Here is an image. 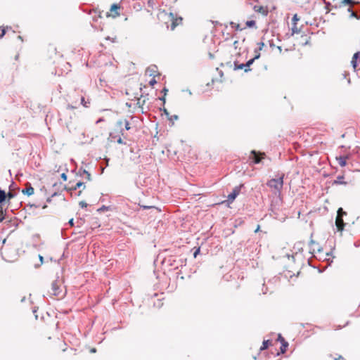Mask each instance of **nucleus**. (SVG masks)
Returning a JSON list of instances; mask_svg holds the SVG:
<instances>
[{"instance_id": "obj_35", "label": "nucleus", "mask_w": 360, "mask_h": 360, "mask_svg": "<svg viewBox=\"0 0 360 360\" xmlns=\"http://www.w3.org/2000/svg\"><path fill=\"white\" fill-rule=\"evenodd\" d=\"M160 110L163 111L164 114L167 117V118L170 115L169 112L167 111V110L166 108H163V109L160 108Z\"/></svg>"}, {"instance_id": "obj_42", "label": "nucleus", "mask_w": 360, "mask_h": 360, "mask_svg": "<svg viewBox=\"0 0 360 360\" xmlns=\"http://www.w3.org/2000/svg\"><path fill=\"white\" fill-rule=\"evenodd\" d=\"M117 142L119 144H126V143L123 141L121 137H119V139L117 140Z\"/></svg>"}, {"instance_id": "obj_28", "label": "nucleus", "mask_w": 360, "mask_h": 360, "mask_svg": "<svg viewBox=\"0 0 360 360\" xmlns=\"http://www.w3.org/2000/svg\"><path fill=\"white\" fill-rule=\"evenodd\" d=\"M124 128L126 130H129L131 129L130 126H129V122L128 120H124Z\"/></svg>"}, {"instance_id": "obj_50", "label": "nucleus", "mask_w": 360, "mask_h": 360, "mask_svg": "<svg viewBox=\"0 0 360 360\" xmlns=\"http://www.w3.org/2000/svg\"><path fill=\"white\" fill-rule=\"evenodd\" d=\"M167 91H168V89H167L166 87H165V88L162 90V93H163L165 96L167 94Z\"/></svg>"}, {"instance_id": "obj_25", "label": "nucleus", "mask_w": 360, "mask_h": 360, "mask_svg": "<svg viewBox=\"0 0 360 360\" xmlns=\"http://www.w3.org/2000/svg\"><path fill=\"white\" fill-rule=\"evenodd\" d=\"M346 214H347L346 212H345L342 207H340L338 210L337 217H342L343 215H346Z\"/></svg>"}, {"instance_id": "obj_57", "label": "nucleus", "mask_w": 360, "mask_h": 360, "mask_svg": "<svg viewBox=\"0 0 360 360\" xmlns=\"http://www.w3.org/2000/svg\"><path fill=\"white\" fill-rule=\"evenodd\" d=\"M286 256L288 257V258H290L291 257L293 260L295 259V256L294 255H290L289 254H287Z\"/></svg>"}, {"instance_id": "obj_46", "label": "nucleus", "mask_w": 360, "mask_h": 360, "mask_svg": "<svg viewBox=\"0 0 360 360\" xmlns=\"http://www.w3.org/2000/svg\"><path fill=\"white\" fill-rule=\"evenodd\" d=\"M68 224L70 226H74V219H70L68 221Z\"/></svg>"}, {"instance_id": "obj_53", "label": "nucleus", "mask_w": 360, "mask_h": 360, "mask_svg": "<svg viewBox=\"0 0 360 360\" xmlns=\"http://www.w3.org/2000/svg\"><path fill=\"white\" fill-rule=\"evenodd\" d=\"M354 245L356 247V248H359L360 246V243L359 242H354Z\"/></svg>"}, {"instance_id": "obj_21", "label": "nucleus", "mask_w": 360, "mask_h": 360, "mask_svg": "<svg viewBox=\"0 0 360 360\" xmlns=\"http://www.w3.org/2000/svg\"><path fill=\"white\" fill-rule=\"evenodd\" d=\"M246 68L245 63L238 64L237 62H234V70H242Z\"/></svg>"}, {"instance_id": "obj_20", "label": "nucleus", "mask_w": 360, "mask_h": 360, "mask_svg": "<svg viewBox=\"0 0 360 360\" xmlns=\"http://www.w3.org/2000/svg\"><path fill=\"white\" fill-rule=\"evenodd\" d=\"M271 342L270 340H264L262 343V346L260 347V350H264L268 348L269 345H271Z\"/></svg>"}, {"instance_id": "obj_2", "label": "nucleus", "mask_w": 360, "mask_h": 360, "mask_svg": "<svg viewBox=\"0 0 360 360\" xmlns=\"http://www.w3.org/2000/svg\"><path fill=\"white\" fill-rule=\"evenodd\" d=\"M283 178L284 174H282L281 176H278V178L271 179L266 183V185L274 188L276 191V193H280L283 186Z\"/></svg>"}, {"instance_id": "obj_37", "label": "nucleus", "mask_w": 360, "mask_h": 360, "mask_svg": "<svg viewBox=\"0 0 360 360\" xmlns=\"http://www.w3.org/2000/svg\"><path fill=\"white\" fill-rule=\"evenodd\" d=\"M123 123H124V120H120L117 122V126L121 128Z\"/></svg>"}, {"instance_id": "obj_47", "label": "nucleus", "mask_w": 360, "mask_h": 360, "mask_svg": "<svg viewBox=\"0 0 360 360\" xmlns=\"http://www.w3.org/2000/svg\"><path fill=\"white\" fill-rule=\"evenodd\" d=\"M105 39H106V40H112V42H115V41H116V37H115V38H111V37H105Z\"/></svg>"}, {"instance_id": "obj_55", "label": "nucleus", "mask_w": 360, "mask_h": 360, "mask_svg": "<svg viewBox=\"0 0 360 360\" xmlns=\"http://www.w3.org/2000/svg\"><path fill=\"white\" fill-rule=\"evenodd\" d=\"M259 230H260V226H259V225H258V226H257V229H256V230L255 231V233H257V232H259Z\"/></svg>"}, {"instance_id": "obj_19", "label": "nucleus", "mask_w": 360, "mask_h": 360, "mask_svg": "<svg viewBox=\"0 0 360 360\" xmlns=\"http://www.w3.org/2000/svg\"><path fill=\"white\" fill-rule=\"evenodd\" d=\"M179 25V24H171L170 25H169V24H163V25H165V30L167 31H174Z\"/></svg>"}, {"instance_id": "obj_29", "label": "nucleus", "mask_w": 360, "mask_h": 360, "mask_svg": "<svg viewBox=\"0 0 360 360\" xmlns=\"http://www.w3.org/2000/svg\"><path fill=\"white\" fill-rule=\"evenodd\" d=\"M200 252V248H198L195 250L193 252V257L195 258Z\"/></svg>"}, {"instance_id": "obj_43", "label": "nucleus", "mask_w": 360, "mask_h": 360, "mask_svg": "<svg viewBox=\"0 0 360 360\" xmlns=\"http://www.w3.org/2000/svg\"><path fill=\"white\" fill-rule=\"evenodd\" d=\"M60 176H61V178L63 179V181H67L68 176H67V174L65 173L61 174Z\"/></svg>"}, {"instance_id": "obj_32", "label": "nucleus", "mask_w": 360, "mask_h": 360, "mask_svg": "<svg viewBox=\"0 0 360 360\" xmlns=\"http://www.w3.org/2000/svg\"><path fill=\"white\" fill-rule=\"evenodd\" d=\"M109 210V207H107L105 205H103L101 208H99L98 210V212H102V211H105V210Z\"/></svg>"}, {"instance_id": "obj_11", "label": "nucleus", "mask_w": 360, "mask_h": 360, "mask_svg": "<svg viewBox=\"0 0 360 360\" xmlns=\"http://www.w3.org/2000/svg\"><path fill=\"white\" fill-rule=\"evenodd\" d=\"M231 28L235 29L236 31H241L245 30L246 27H253L256 24H245V26L242 27L241 24H230Z\"/></svg>"}, {"instance_id": "obj_26", "label": "nucleus", "mask_w": 360, "mask_h": 360, "mask_svg": "<svg viewBox=\"0 0 360 360\" xmlns=\"http://www.w3.org/2000/svg\"><path fill=\"white\" fill-rule=\"evenodd\" d=\"M0 29H1V32H0V39L2 38L4 34H6V30L8 29V27H3L1 28V27H0Z\"/></svg>"}, {"instance_id": "obj_59", "label": "nucleus", "mask_w": 360, "mask_h": 360, "mask_svg": "<svg viewBox=\"0 0 360 360\" xmlns=\"http://www.w3.org/2000/svg\"><path fill=\"white\" fill-rule=\"evenodd\" d=\"M351 15H352V16H355L357 19H359V18H357V16H356V14L354 12H353V11H351Z\"/></svg>"}, {"instance_id": "obj_9", "label": "nucleus", "mask_w": 360, "mask_h": 360, "mask_svg": "<svg viewBox=\"0 0 360 360\" xmlns=\"http://www.w3.org/2000/svg\"><path fill=\"white\" fill-rule=\"evenodd\" d=\"M335 226L338 231H343L345 224L342 217H336Z\"/></svg>"}, {"instance_id": "obj_3", "label": "nucleus", "mask_w": 360, "mask_h": 360, "mask_svg": "<svg viewBox=\"0 0 360 360\" xmlns=\"http://www.w3.org/2000/svg\"><path fill=\"white\" fill-rule=\"evenodd\" d=\"M158 18L160 20H167L171 22H177L178 20L182 21L183 18L180 16H178L176 13H173L172 12H167L165 11H160L158 13Z\"/></svg>"}, {"instance_id": "obj_17", "label": "nucleus", "mask_w": 360, "mask_h": 360, "mask_svg": "<svg viewBox=\"0 0 360 360\" xmlns=\"http://www.w3.org/2000/svg\"><path fill=\"white\" fill-rule=\"evenodd\" d=\"M82 186H83V189L85 188L86 186L84 185V183L82 181H78L75 186H73L72 187L66 188V190L71 192L73 191H76L77 188H79Z\"/></svg>"}, {"instance_id": "obj_56", "label": "nucleus", "mask_w": 360, "mask_h": 360, "mask_svg": "<svg viewBox=\"0 0 360 360\" xmlns=\"http://www.w3.org/2000/svg\"><path fill=\"white\" fill-rule=\"evenodd\" d=\"M165 96L164 95L162 97L160 98V100L162 101L163 103H165Z\"/></svg>"}, {"instance_id": "obj_31", "label": "nucleus", "mask_w": 360, "mask_h": 360, "mask_svg": "<svg viewBox=\"0 0 360 360\" xmlns=\"http://www.w3.org/2000/svg\"><path fill=\"white\" fill-rule=\"evenodd\" d=\"M5 219V215L4 214L2 210H0V223Z\"/></svg>"}, {"instance_id": "obj_45", "label": "nucleus", "mask_w": 360, "mask_h": 360, "mask_svg": "<svg viewBox=\"0 0 360 360\" xmlns=\"http://www.w3.org/2000/svg\"><path fill=\"white\" fill-rule=\"evenodd\" d=\"M258 46H259V49H259V50H262V48H263V47H264V42H259V43H258Z\"/></svg>"}, {"instance_id": "obj_15", "label": "nucleus", "mask_w": 360, "mask_h": 360, "mask_svg": "<svg viewBox=\"0 0 360 360\" xmlns=\"http://www.w3.org/2000/svg\"><path fill=\"white\" fill-rule=\"evenodd\" d=\"M347 159H348V155H340V157L336 158V160H337L338 164L341 167L346 166Z\"/></svg>"}, {"instance_id": "obj_41", "label": "nucleus", "mask_w": 360, "mask_h": 360, "mask_svg": "<svg viewBox=\"0 0 360 360\" xmlns=\"http://www.w3.org/2000/svg\"><path fill=\"white\" fill-rule=\"evenodd\" d=\"M278 340H279L281 343L285 341L281 334H278Z\"/></svg>"}, {"instance_id": "obj_40", "label": "nucleus", "mask_w": 360, "mask_h": 360, "mask_svg": "<svg viewBox=\"0 0 360 360\" xmlns=\"http://www.w3.org/2000/svg\"><path fill=\"white\" fill-rule=\"evenodd\" d=\"M342 3L344 4H352L353 1L352 0H342Z\"/></svg>"}, {"instance_id": "obj_36", "label": "nucleus", "mask_w": 360, "mask_h": 360, "mask_svg": "<svg viewBox=\"0 0 360 360\" xmlns=\"http://www.w3.org/2000/svg\"><path fill=\"white\" fill-rule=\"evenodd\" d=\"M360 55V52H356L354 54L352 59L357 60Z\"/></svg>"}, {"instance_id": "obj_51", "label": "nucleus", "mask_w": 360, "mask_h": 360, "mask_svg": "<svg viewBox=\"0 0 360 360\" xmlns=\"http://www.w3.org/2000/svg\"><path fill=\"white\" fill-rule=\"evenodd\" d=\"M148 4L149 6L153 7V0H148Z\"/></svg>"}, {"instance_id": "obj_8", "label": "nucleus", "mask_w": 360, "mask_h": 360, "mask_svg": "<svg viewBox=\"0 0 360 360\" xmlns=\"http://www.w3.org/2000/svg\"><path fill=\"white\" fill-rule=\"evenodd\" d=\"M253 10L258 13H260L262 15H267L269 11L268 8L266 6H255L253 7Z\"/></svg>"}, {"instance_id": "obj_27", "label": "nucleus", "mask_w": 360, "mask_h": 360, "mask_svg": "<svg viewBox=\"0 0 360 360\" xmlns=\"http://www.w3.org/2000/svg\"><path fill=\"white\" fill-rule=\"evenodd\" d=\"M178 119H179V116L176 115H169L168 117V120L170 121L177 120Z\"/></svg>"}, {"instance_id": "obj_4", "label": "nucleus", "mask_w": 360, "mask_h": 360, "mask_svg": "<svg viewBox=\"0 0 360 360\" xmlns=\"http://www.w3.org/2000/svg\"><path fill=\"white\" fill-rule=\"evenodd\" d=\"M122 11V8L120 4H113L109 10L108 12L105 13L106 17H111L112 18H115L118 17L121 14V11Z\"/></svg>"}, {"instance_id": "obj_62", "label": "nucleus", "mask_w": 360, "mask_h": 360, "mask_svg": "<svg viewBox=\"0 0 360 360\" xmlns=\"http://www.w3.org/2000/svg\"><path fill=\"white\" fill-rule=\"evenodd\" d=\"M30 206L32 207H38L39 205H37L35 204H30Z\"/></svg>"}, {"instance_id": "obj_52", "label": "nucleus", "mask_w": 360, "mask_h": 360, "mask_svg": "<svg viewBox=\"0 0 360 360\" xmlns=\"http://www.w3.org/2000/svg\"><path fill=\"white\" fill-rule=\"evenodd\" d=\"M335 360H345L342 356H339L338 358H335Z\"/></svg>"}, {"instance_id": "obj_44", "label": "nucleus", "mask_w": 360, "mask_h": 360, "mask_svg": "<svg viewBox=\"0 0 360 360\" xmlns=\"http://www.w3.org/2000/svg\"><path fill=\"white\" fill-rule=\"evenodd\" d=\"M81 103H82L84 106L87 107V105H86V103L85 99H84V97H82V98H81Z\"/></svg>"}, {"instance_id": "obj_64", "label": "nucleus", "mask_w": 360, "mask_h": 360, "mask_svg": "<svg viewBox=\"0 0 360 360\" xmlns=\"http://www.w3.org/2000/svg\"><path fill=\"white\" fill-rule=\"evenodd\" d=\"M209 57H210V58H213L214 55L212 53H209Z\"/></svg>"}, {"instance_id": "obj_60", "label": "nucleus", "mask_w": 360, "mask_h": 360, "mask_svg": "<svg viewBox=\"0 0 360 360\" xmlns=\"http://www.w3.org/2000/svg\"><path fill=\"white\" fill-rule=\"evenodd\" d=\"M238 41H235L233 42V46H235V48L236 49L237 48V44H238Z\"/></svg>"}, {"instance_id": "obj_13", "label": "nucleus", "mask_w": 360, "mask_h": 360, "mask_svg": "<svg viewBox=\"0 0 360 360\" xmlns=\"http://www.w3.org/2000/svg\"><path fill=\"white\" fill-rule=\"evenodd\" d=\"M34 188L29 183L27 184V187L25 189L22 190V193L24 195H27L28 196L32 195V194H34Z\"/></svg>"}, {"instance_id": "obj_54", "label": "nucleus", "mask_w": 360, "mask_h": 360, "mask_svg": "<svg viewBox=\"0 0 360 360\" xmlns=\"http://www.w3.org/2000/svg\"><path fill=\"white\" fill-rule=\"evenodd\" d=\"M39 260L41 261V264L43 263L44 257L41 255H39Z\"/></svg>"}, {"instance_id": "obj_22", "label": "nucleus", "mask_w": 360, "mask_h": 360, "mask_svg": "<svg viewBox=\"0 0 360 360\" xmlns=\"http://www.w3.org/2000/svg\"><path fill=\"white\" fill-rule=\"evenodd\" d=\"M293 248H294V250H297V252L295 253V256H297V252L302 251V243L299 242V243H296Z\"/></svg>"}, {"instance_id": "obj_6", "label": "nucleus", "mask_w": 360, "mask_h": 360, "mask_svg": "<svg viewBox=\"0 0 360 360\" xmlns=\"http://www.w3.org/2000/svg\"><path fill=\"white\" fill-rule=\"evenodd\" d=\"M265 157V154L264 153L257 152L255 150H252L250 152V159H251L252 162L253 164H259L261 162L262 160Z\"/></svg>"}, {"instance_id": "obj_1", "label": "nucleus", "mask_w": 360, "mask_h": 360, "mask_svg": "<svg viewBox=\"0 0 360 360\" xmlns=\"http://www.w3.org/2000/svg\"><path fill=\"white\" fill-rule=\"evenodd\" d=\"M61 286H62V281L59 279V276H57L56 279L55 281H53L51 283V288L50 293L52 295L63 298L66 294V290H65L63 292L61 288Z\"/></svg>"}, {"instance_id": "obj_48", "label": "nucleus", "mask_w": 360, "mask_h": 360, "mask_svg": "<svg viewBox=\"0 0 360 360\" xmlns=\"http://www.w3.org/2000/svg\"><path fill=\"white\" fill-rule=\"evenodd\" d=\"M141 207H143L144 210H148L150 208H153V206H146V205H141Z\"/></svg>"}, {"instance_id": "obj_10", "label": "nucleus", "mask_w": 360, "mask_h": 360, "mask_svg": "<svg viewBox=\"0 0 360 360\" xmlns=\"http://www.w3.org/2000/svg\"><path fill=\"white\" fill-rule=\"evenodd\" d=\"M255 52H256L255 56L254 58L250 59L249 60H248L246 62V63H245V66H246V68H245V72H248L250 71V66L254 63V61L256 59H258L260 57V53H257V50L255 51Z\"/></svg>"}, {"instance_id": "obj_30", "label": "nucleus", "mask_w": 360, "mask_h": 360, "mask_svg": "<svg viewBox=\"0 0 360 360\" xmlns=\"http://www.w3.org/2000/svg\"><path fill=\"white\" fill-rule=\"evenodd\" d=\"M351 64H352L353 68L355 70L357 66V60L352 59L351 61Z\"/></svg>"}, {"instance_id": "obj_63", "label": "nucleus", "mask_w": 360, "mask_h": 360, "mask_svg": "<svg viewBox=\"0 0 360 360\" xmlns=\"http://www.w3.org/2000/svg\"><path fill=\"white\" fill-rule=\"evenodd\" d=\"M314 252H315V248L310 249V253L314 254Z\"/></svg>"}, {"instance_id": "obj_38", "label": "nucleus", "mask_w": 360, "mask_h": 360, "mask_svg": "<svg viewBox=\"0 0 360 360\" xmlns=\"http://www.w3.org/2000/svg\"><path fill=\"white\" fill-rule=\"evenodd\" d=\"M156 83H157V81L155 80V79L154 77L149 82V84L150 86H153Z\"/></svg>"}, {"instance_id": "obj_14", "label": "nucleus", "mask_w": 360, "mask_h": 360, "mask_svg": "<svg viewBox=\"0 0 360 360\" xmlns=\"http://www.w3.org/2000/svg\"><path fill=\"white\" fill-rule=\"evenodd\" d=\"M6 203V191L0 188V207H2Z\"/></svg>"}, {"instance_id": "obj_33", "label": "nucleus", "mask_w": 360, "mask_h": 360, "mask_svg": "<svg viewBox=\"0 0 360 360\" xmlns=\"http://www.w3.org/2000/svg\"><path fill=\"white\" fill-rule=\"evenodd\" d=\"M79 204L82 208H84V207H87V203L84 201H80Z\"/></svg>"}, {"instance_id": "obj_5", "label": "nucleus", "mask_w": 360, "mask_h": 360, "mask_svg": "<svg viewBox=\"0 0 360 360\" xmlns=\"http://www.w3.org/2000/svg\"><path fill=\"white\" fill-rule=\"evenodd\" d=\"M352 183V180L347 177L345 174H339L335 180L331 182L332 186L344 185L347 186Z\"/></svg>"}, {"instance_id": "obj_39", "label": "nucleus", "mask_w": 360, "mask_h": 360, "mask_svg": "<svg viewBox=\"0 0 360 360\" xmlns=\"http://www.w3.org/2000/svg\"><path fill=\"white\" fill-rule=\"evenodd\" d=\"M88 172L86 169H80L79 171V175L86 174Z\"/></svg>"}, {"instance_id": "obj_7", "label": "nucleus", "mask_w": 360, "mask_h": 360, "mask_svg": "<svg viewBox=\"0 0 360 360\" xmlns=\"http://www.w3.org/2000/svg\"><path fill=\"white\" fill-rule=\"evenodd\" d=\"M243 186V185H240L238 186H236L233 189L232 192L228 195V196H227L228 201L232 202L239 195L241 188Z\"/></svg>"}, {"instance_id": "obj_16", "label": "nucleus", "mask_w": 360, "mask_h": 360, "mask_svg": "<svg viewBox=\"0 0 360 360\" xmlns=\"http://www.w3.org/2000/svg\"><path fill=\"white\" fill-rule=\"evenodd\" d=\"M158 67L155 65H150L146 69V73L149 75V76L155 77V74L157 72Z\"/></svg>"}, {"instance_id": "obj_24", "label": "nucleus", "mask_w": 360, "mask_h": 360, "mask_svg": "<svg viewBox=\"0 0 360 360\" xmlns=\"http://www.w3.org/2000/svg\"><path fill=\"white\" fill-rule=\"evenodd\" d=\"M288 343L286 341H284L283 342H282V345L281 347V351L282 353L285 352L286 348L288 347Z\"/></svg>"}, {"instance_id": "obj_49", "label": "nucleus", "mask_w": 360, "mask_h": 360, "mask_svg": "<svg viewBox=\"0 0 360 360\" xmlns=\"http://www.w3.org/2000/svg\"><path fill=\"white\" fill-rule=\"evenodd\" d=\"M86 179H87L88 181H91V174L88 172L86 174Z\"/></svg>"}, {"instance_id": "obj_34", "label": "nucleus", "mask_w": 360, "mask_h": 360, "mask_svg": "<svg viewBox=\"0 0 360 360\" xmlns=\"http://www.w3.org/2000/svg\"><path fill=\"white\" fill-rule=\"evenodd\" d=\"M292 21H293V22H295L299 21V20H300V18L298 17L297 14H295V15H293V18H292Z\"/></svg>"}, {"instance_id": "obj_23", "label": "nucleus", "mask_w": 360, "mask_h": 360, "mask_svg": "<svg viewBox=\"0 0 360 360\" xmlns=\"http://www.w3.org/2000/svg\"><path fill=\"white\" fill-rule=\"evenodd\" d=\"M297 24H293V27L291 28V35H293L294 34H299L301 32V28L298 29L297 27Z\"/></svg>"}, {"instance_id": "obj_12", "label": "nucleus", "mask_w": 360, "mask_h": 360, "mask_svg": "<svg viewBox=\"0 0 360 360\" xmlns=\"http://www.w3.org/2000/svg\"><path fill=\"white\" fill-rule=\"evenodd\" d=\"M91 15H92L93 20L97 21L98 18L101 19L103 18V11L98 9H94L91 11Z\"/></svg>"}, {"instance_id": "obj_61", "label": "nucleus", "mask_w": 360, "mask_h": 360, "mask_svg": "<svg viewBox=\"0 0 360 360\" xmlns=\"http://www.w3.org/2000/svg\"><path fill=\"white\" fill-rule=\"evenodd\" d=\"M46 202L50 203L51 202V197H49L46 199Z\"/></svg>"}, {"instance_id": "obj_58", "label": "nucleus", "mask_w": 360, "mask_h": 360, "mask_svg": "<svg viewBox=\"0 0 360 360\" xmlns=\"http://www.w3.org/2000/svg\"><path fill=\"white\" fill-rule=\"evenodd\" d=\"M90 352L91 353H96V348H92V349H91Z\"/></svg>"}, {"instance_id": "obj_18", "label": "nucleus", "mask_w": 360, "mask_h": 360, "mask_svg": "<svg viewBox=\"0 0 360 360\" xmlns=\"http://www.w3.org/2000/svg\"><path fill=\"white\" fill-rule=\"evenodd\" d=\"M6 204H7V207H8L11 204V200L13 199V198H15V196L16 195V193L9 191L8 193L6 192Z\"/></svg>"}]
</instances>
